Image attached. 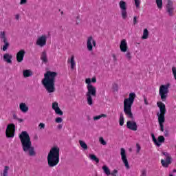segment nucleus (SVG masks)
I'll return each instance as SVG.
<instances>
[{"label":"nucleus","mask_w":176,"mask_h":176,"mask_svg":"<svg viewBox=\"0 0 176 176\" xmlns=\"http://www.w3.org/2000/svg\"><path fill=\"white\" fill-rule=\"evenodd\" d=\"M140 176H146V170H142L141 171V175Z\"/></svg>","instance_id":"43"},{"label":"nucleus","mask_w":176,"mask_h":176,"mask_svg":"<svg viewBox=\"0 0 176 176\" xmlns=\"http://www.w3.org/2000/svg\"><path fill=\"white\" fill-rule=\"evenodd\" d=\"M16 20H19L20 19V14H17L15 15Z\"/></svg>","instance_id":"46"},{"label":"nucleus","mask_w":176,"mask_h":176,"mask_svg":"<svg viewBox=\"0 0 176 176\" xmlns=\"http://www.w3.org/2000/svg\"><path fill=\"white\" fill-rule=\"evenodd\" d=\"M135 93L131 92L129 94V96L124 100V112L127 118L133 119V113H131V107L134 104V100H135Z\"/></svg>","instance_id":"5"},{"label":"nucleus","mask_w":176,"mask_h":176,"mask_svg":"<svg viewBox=\"0 0 176 176\" xmlns=\"http://www.w3.org/2000/svg\"><path fill=\"white\" fill-rule=\"evenodd\" d=\"M126 127L129 130H132V131H137L138 129V125H137V122L135 121H127L126 122Z\"/></svg>","instance_id":"16"},{"label":"nucleus","mask_w":176,"mask_h":176,"mask_svg":"<svg viewBox=\"0 0 176 176\" xmlns=\"http://www.w3.org/2000/svg\"><path fill=\"white\" fill-rule=\"evenodd\" d=\"M88 157L90 159V160H91V162H95L96 164L100 163V159H98V157H97V156H96L94 154H89Z\"/></svg>","instance_id":"23"},{"label":"nucleus","mask_w":176,"mask_h":176,"mask_svg":"<svg viewBox=\"0 0 176 176\" xmlns=\"http://www.w3.org/2000/svg\"><path fill=\"white\" fill-rule=\"evenodd\" d=\"M119 7L121 10V16L123 20L127 19V3L122 0L119 2Z\"/></svg>","instance_id":"9"},{"label":"nucleus","mask_w":176,"mask_h":176,"mask_svg":"<svg viewBox=\"0 0 176 176\" xmlns=\"http://www.w3.org/2000/svg\"><path fill=\"white\" fill-rule=\"evenodd\" d=\"M97 46V42L94 38L91 36H89L87 38V49L89 52H93V47Z\"/></svg>","instance_id":"10"},{"label":"nucleus","mask_w":176,"mask_h":176,"mask_svg":"<svg viewBox=\"0 0 176 176\" xmlns=\"http://www.w3.org/2000/svg\"><path fill=\"white\" fill-rule=\"evenodd\" d=\"M99 142L102 145H107V142H105V140H104V138L100 137L99 138Z\"/></svg>","instance_id":"35"},{"label":"nucleus","mask_w":176,"mask_h":176,"mask_svg":"<svg viewBox=\"0 0 176 176\" xmlns=\"http://www.w3.org/2000/svg\"><path fill=\"white\" fill-rule=\"evenodd\" d=\"M67 63L70 65L71 69H75L76 68V61L75 60V56L72 55L71 57L67 59Z\"/></svg>","instance_id":"19"},{"label":"nucleus","mask_w":176,"mask_h":176,"mask_svg":"<svg viewBox=\"0 0 176 176\" xmlns=\"http://www.w3.org/2000/svg\"><path fill=\"white\" fill-rule=\"evenodd\" d=\"M121 160L124 165L126 170H130V165L129 164V160H127V155L126 154V150L124 148L120 149Z\"/></svg>","instance_id":"12"},{"label":"nucleus","mask_w":176,"mask_h":176,"mask_svg":"<svg viewBox=\"0 0 176 176\" xmlns=\"http://www.w3.org/2000/svg\"><path fill=\"white\" fill-rule=\"evenodd\" d=\"M85 83L87 84V90L85 95L87 98V103L88 105H89V107H92L93 104H94L93 97H96L97 94V88L94 85H91V83H97V78H85Z\"/></svg>","instance_id":"1"},{"label":"nucleus","mask_w":176,"mask_h":176,"mask_svg":"<svg viewBox=\"0 0 176 176\" xmlns=\"http://www.w3.org/2000/svg\"><path fill=\"white\" fill-rule=\"evenodd\" d=\"M113 89H116V90H118V85L114 84V85H113Z\"/></svg>","instance_id":"48"},{"label":"nucleus","mask_w":176,"mask_h":176,"mask_svg":"<svg viewBox=\"0 0 176 176\" xmlns=\"http://www.w3.org/2000/svg\"><path fill=\"white\" fill-rule=\"evenodd\" d=\"M39 130H43L45 129V123H40L38 124Z\"/></svg>","instance_id":"41"},{"label":"nucleus","mask_w":176,"mask_h":176,"mask_svg":"<svg viewBox=\"0 0 176 176\" xmlns=\"http://www.w3.org/2000/svg\"><path fill=\"white\" fill-rule=\"evenodd\" d=\"M169 176H174L172 173L169 174Z\"/></svg>","instance_id":"52"},{"label":"nucleus","mask_w":176,"mask_h":176,"mask_svg":"<svg viewBox=\"0 0 176 176\" xmlns=\"http://www.w3.org/2000/svg\"><path fill=\"white\" fill-rule=\"evenodd\" d=\"M144 104L148 105V100H146V98H144Z\"/></svg>","instance_id":"49"},{"label":"nucleus","mask_w":176,"mask_h":176,"mask_svg":"<svg viewBox=\"0 0 176 176\" xmlns=\"http://www.w3.org/2000/svg\"><path fill=\"white\" fill-rule=\"evenodd\" d=\"M134 1L136 8H140V5H141V0H134Z\"/></svg>","instance_id":"36"},{"label":"nucleus","mask_w":176,"mask_h":176,"mask_svg":"<svg viewBox=\"0 0 176 176\" xmlns=\"http://www.w3.org/2000/svg\"><path fill=\"white\" fill-rule=\"evenodd\" d=\"M23 72L24 78H30L32 76V72L30 69L23 70Z\"/></svg>","instance_id":"26"},{"label":"nucleus","mask_w":176,"mask_h":176,"mask_svg":"<svg viewBox=\"0 0 176 176\" xmlns=\"http://www.w3.org/2000/svg\"><path fill=\"white\" fill-rule=\"evenodd\" d=\"M24 152H28L30 156H35V150L32 146L30 135L26 131H23L19 135Z\"/></svg>","instance_id":"3"},{"label":"nucleus","mask_w":176,"mask_h":176,"mask_svg":"<svg viewBox=\"0 0 176 176\" xmlns=\"http://www.w3.org/2000/svg\"><path fill=\"white\" fill-rule=\"evenodd\" d=\"M170 88V83L166 85H162L160 87L159 95L160 96L162 101H166L167 100V96L168 94V89Z\"/></svg>","instance_id":"7"},{"label":"nucleus","mask_w":176,"mask_h":176,"mask_svg":"<svg viewBox=\"0 0 176 176\" xmlns=\"http://www.w3.org/2000/svg\"><path fill=\"white\" fill-rule=\"evenodd\" d=\"M136 23H137V16H134L133 17V24L135 25Z\"/></svg>","instance_id":"45"},{"label":"nucleus","mask_w":176,"mask_h":176,"mask_svg":"<svg viewBox=\"0 0 176 176\" xmlns=\"http://www.w3.org/2000/svg\"><path fill=\"white\" fill-rule=\"evenodd\" d=\"M9 170H10V168L8 166H4V169L3 170V173H2L1 175L2 176H8Z\"/></svg>","instance_id":"29"},{"label":"nucleus","mask_w":176,"mask_h":176,"mask_svg":"<svg viewBox=\"0 0 176 176\" xmlns=\"http://www.w3.org/2000/svg\"><path fill=\"white\" fill-rule=\"evenodd\" d=\"M172 72L174 76V79L176 80V67H172Z\"/></svg>","instance_id":"38"},{"label":"nucleus","mask_w":176,"mask_h":176,"mask_svg":"<svg viewBox=\"0 0 176 176\" xmlns=\"http://www.w3.org/2000/svg\"><path fill=\"white\" fill-rule=\"evenodd\" d=\"M162 154L165 157L164 160H161L162 166L167 168L173 163V158L171 157V155L168 152H162Z\"/></svg>","instance_id":"8"},{"label":"nucleus","mask_w":176,"mask_h":176,"mask_svg":"<svg viewBox=\"0 0 176 176\" xmlns=\"http://www.w3.org/2000/svg\"><path fill=\"white\" fill-rule=\"evenodd\" d=\"M113 58H116V56L115 55H113Z\"/></svg>","instance_id":"54"},{"label":"nucleus","mask_w":176,"mask_h":176,"mask_svg":"<svg viewBox=\"0 0 176 176\" xmlns=\"http://www.w3.org/2000/svg\"><path fill=\"white\" fill-rule=\"evenodd\" d=\"M25 55V51L24 50H21L16 53V61L17 63H22L24 60V56Z\"/></svg>","instance_id":"20"},{"label":"nucleus","mask_w":176,"mask_h":176,"mask_svg":"<svg viewBox=\"0 0 176 176\" xmlns=\"http://www.w3.org/2000/svg\"><path fill=\"white\" fill-rule=\"evenodd\" d=\"M19 109L23 113H27V112H28L30 110V108L28 107V104H27V103L21 102L19 104Z\"/></svg>","instance_id":"22"},{"label":"nucleus","mask_w":176,"mask_h":176,"mask_svg":"<svg viewBox=\"0 0 176 176\" xmlns=\"http://www.w3.org/2000/svg\"><path fill=\"white\" fill-rule=\"evenodd\" d=\"M157 107L160 108V113H157L158 117V122L160 124V131H164V125L163 124L166 120L164 116L166 115V104L162 102H157Z\"/></svg>","instance_id":"6"},{"label":"nucleus","mask_w":176,"mask_h":176,"mask_svg":"<svg viewBox=\"0 0 176 176\" xmlns=\"http://www.w3.org/2000/svg\"><path fill=\"white\" fill-rule=\"evenodd\" d=\"M41 60L43 63H47V56L46 52H43L41 54Z\"/></svg>","instance_id":"30"},{"label":"nucleus","mask_w":176,"mask_h":176,"mask_svg":"<svg viewBox=\"0 0 176 176\" xmlns=\"http://www.w3.org/2000/svg\"><path fill=\"white\" fill-rule=\"evenodd\" d=\"M4 45L3 46V48H2V50L3 52H6V50H8V47H9L10 46V44H9V42L7 41H3Z\"/></svg>","instance_id":"32"},{"label":"nucleus","mask_w":176,"mask_h":176,"mask_svg":"<svg viewBox=\"0 0 176 176\" xmlns=\"http://www.w3.org/2000/svg\"><path fill=\"white\" fill-rule=\"evenodd\" d=\"M20 5H25L27 3V0H20Z\"/></svg>","instance_id":"44"},{"label":"nucleus","mask_w":176,"mask_h":176,"mask_svg":"<svg viewBox=\"0 0 176 176\" xmlns=\"http://www.w3.org/2000/svg\"><path fill=\"white\" fill-rule=\"evenodd\" d=\"M47 162L50 167L57 166L60 162V148L54 146L50 151L47 155Z\"/></svg>","instance_id":"4"},{"label":"nucleus","mask_w":176,"mask_h":176,"mask_svg":"<svg viewBox=\"0 0 176 176\" xmlns=\"http://www.w3.org/2000/svg\"><path fill=\"white\" fill-rule=\"evenodd\" d=\"M52 109L54 111L55 113L59 116H63V115H64V113L61 111L60 107H58V102H52Z\"/></svg>","instance_id":"15"},{"label":"nucleus","mask_w":176,"mask_h":176,"mask_svg":"<svg viewBox=\"0 0 176 176\" xmlns=\"http://www.w3.org/2000/svg\"><path fill=\"white\" fill-rule=\"evenodd\" d=\"M164 136L165 137H168V131H164Z\"/></svg>","instance_id":"47"},{"label":"nucleus","mask_w":176,"mask_h":176,"mask_svg":"<svg viewBox=\"0 0 176 176\" xmlns=\"http://www.w3.org/2000/svg\"><path fill=\"white\" fill-rule=\"evenodd\" d=\"M173 172V173H176V170H175V169H174Z\"/></svg>","instance_id":"53"},{"label":"nucleus","mask_w":176,"mask_h":176,"mask_svg":"<svg viewBox=\"0 0 176 176\" xmlns=\"http://www.w3.org/2000/svg\"><path fill=\"white\" fill-rule=\"evenodd\" d=\"M57 127L59 129H63V125L62 124H58Z\"/></svg>","instance_id":"50"},{"label":"nucleus","mask_w":176,"mask_h":176,"mask_svg":"<svg viewBox=\"0 0 176 176\" xmlns=\"http://www.w3.org/2000/svg\"><path fill=\"white\" fill-rule=\"evenodd\" d=\"M148 38H149V32H148V29H144L142 39H148Z\"/></svg>","instance_id":"27"},{"label":"nucleus","mask_w":176,"mask_h":176,"mask_svg":"<svg viewBox=\"0 0 176 176\" xmlns=\"http://www.w3.org/2000/svg\"><path fill=\"white\" fill-rule=\"evenodd\" d=\"M125 57L126 58L127 60H131V54L130 52H127L125 54Z\"/></svg>","instance_id":"40"},{"label":"nucleus","mask_w":176,"mask_h":176,"mask_svg":"<svg viewBox=\"0 0 176 176\" xmlns=\"http://www.w3.org/2000/svg\"><path fill=\"white\" fill-rule=\"evenodd\" d=\"M102 170H103V173L107 175H111V169H109V167H108L107 165H103L102 167Z\"/></svg>","instance_id":"24"},{"label":"nucleus","mask_w":176,"mask_h":176,"mask_svg":"<svg viewBox=\"0 0 176 176\" xmlns=\"http://www.w3.org/2000/svg\"><path fill=\"white\" fill-rule=\"evenodd\" d=\"M119 123L120 126H123V124H124V117L123 116V114H120V116Z\"/></svg>","instance_id":"33"},{"label":"nucleus","mask_w":176,"mask_h":176,"mask_svg":"<svg viewBox=\"0 0 176 176\" xmlns=\"http://www.w3.org/2000/svg\"><path fill=\"white\" fill-rule=\"evenodd\" d=\"M16 126L14 124H9L7 126L6 130V135L7 138H13L14 137V131H15Z\"/></svg>","instance_id":"11"},{"label":"nucleus","mask_w":176,"mask_h":176,"mask_svg":"<svg viewBox=\"0 0 176 176\" xmlns=\"http://www.w3.org/2000/svg\"><path fill=\"white\" fill-rule=\"evenodd\" d=\"M55 122L56 123H63V118L61 117H57L56 119H55Z\"/></svg>","instance_id":"37"},{"label":"nucleus","mask_w":176,"mask_h":176,"mask_svg":"<svg viewBox=\"0 0 176 176\" xmlns=\"http://www.w3.org/2000/svg\"><path fill=\"white\" fill-rule=\"evenodd\" d=\"M166 12L168 16H174V6H173V1H168L166 6Z\"/></svg>","instance_id":"18"},{"label":"nucleus","mask_w":176,"mask_h":176,"mask_svg":"<svg viewBox=\"0 0 176 176\" xmlns=\"http://www.w3.org/2000/svg\"><path fill=\"white\" fill-rule=\"evenodd\" d=\"M18 120H19V122H23V119H21V118H19Z\"/></svg>","instance_id":"51"},{"label":"nucleus","mask_w":176,"mask_h":176,"mask_svg":"<svg viewBox=\"0 0 176 176\" xmlns=\"http://www.w3.org/2000/svg\"><path fill=\"white\" fill-rule=\"evenodd\" d=\"M151 138L153 140V142L156 145V146H161L163 143H164L165 139L163 135H160L158 137L157 140L153 133L151 134Z\"/></svg>","instance_id":"14"},{"label":"nucleus","mask_w":176,"mask_h":176,"mask_svg":"<svg viewBox=\"0 0 176 176\" xmlns=\"http://www.w3.org/2000/svg\"><path fill=\"white\" fill-rule=\"evenodd\" d=\"M13 58V56L9 53H6L3 56V60L5 61V63H7V64H12Z\"/></svg>","instance_id":"21"},{"label":"nucleus","mask_w":176,"mask_h":176,"mask_svg":"<svg viewBox=\"0 0 176 176\" xmlns=\"http://www.w3.org/2000/svg\"><path fill=\"white\" fill-rule=\"evenodd\" d=\"M47 42V36L46 34H42L39 36L36 41V45L40 47H43L46 46V43Z\"/></svg>","instance_id":"13"},{"label":"nucleus","mask_w":176,"mask_h":176,"mask_svg":"<svg viewBox=\"0 0 176 176\" xmlns=\"http://www.w3.org/2000/svg\"><path fill=\"white\" fill-rule=\"evenodd\" d=\"M79 144L82 149H85V151L87 149V144H86V142H83V140H79Z\"/></svg>","instance_id":"31"},{"label":"nucleus","mask_w":176,"mask_h":176,"mask_svg":"<svg viewBox=\"0 0 176 176\" xmlns=\"http://www.w3.org/2000/svg\"><path fill=\"white\" fill-rule=\"evenodd\" d=\"M57 73L54 72L48 71L44 74V78L41 83L48 93H54L56 87H54V82L56 80Z\"/></svg>","instance_id":"2"},{"label":"nucleus","mask_w":176,"mask_h":176,"mask_svg":"<svg viewBox=\"0 0 176 176\" xmlns=\"http://www.w3.org/2000/svg\"><path fill=\"white\" fill-rule=\"evenodd\" d=\"M129 47L127 45V41L126 39H122L120 43V50L122 53H126Z\"/></svg>","instance_id":"17"},{"label":"nucleus","mask_w":176,"mask_h":176,"mask_svg":"<svg viewBox=\"0 0 176 176\" xmlns=\"http://www.w3.org/2000/svg\"><path fill=\"white\" fill-rule=\"evenodd\" d=\"M0 38L1 42L8 41V38H6V32L3 31L0 32Z\"/></svg>","instance_id":"25"},{"label":"nucleus","mask_w":176,"mask_h":176,"mask_svg":"<svg viewBox=\"0 0 176 176\" xmlns=\"http://www.w3.org/2000/svg\"><path fill=\"white\" fill-rule=\"evenodd\" d=\"M101 118H107L106 114H101L97 116L94 117V120H99V119H101Z\"/></svg>","instance_id":"34"},{"label":"nucleus","mask_w":176,"mask_h":176,"mask_svg":"<svg viewBox=\"0 0 176 176\" xmlns=\"http://www.w3.org/2000/svg\"><path fill=\"white\" fill-rule=\"evenodd\" d=\"M117 174H118V170H116V169H114V170L112 171V173H111V175H112V176H116Z\"/></svg>","instance_id":"42"},{"label":"nucleus","mask_w":176,"mask_h":176,"mask_svg":"<svg viewBox=\"0 0 176 176\" xmlns=\"http://www.w3.org/2000/svg\"><path fill=\"white\" fill-rule=\"evenodd\" d=\"M136 148H137V153H140V152L141 151V145H140V144L137 143Z\"/></svg>","instance_id":"39"},{"label":"nucleus","mask_w":176,"mask_h":176,"mask_svg":"<svg viewBox=\"0 0 176 176\" xmlns=\"http://www.w3.org/2000/svg\"><path fill=\"white\" fill-rule=\"evenodd\" d=\"M155 3L160 10L163 9V0H155Z\"/></svg>","instance_id":"28"}]
</instances>
